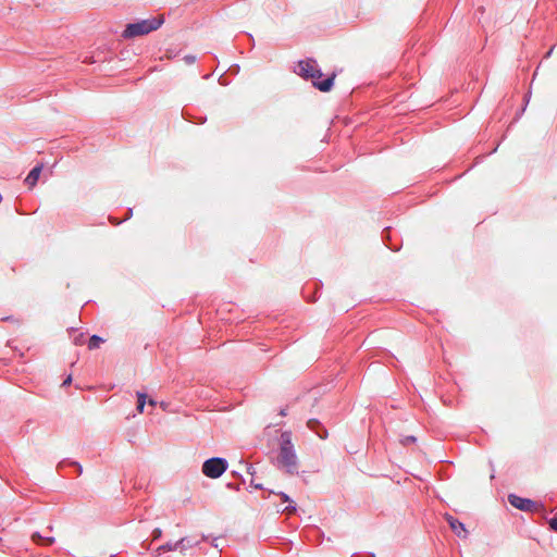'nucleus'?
Returning <instances> with one entry per match:
<instances>
[{"label": "nucleus", "mask_w": 557, "mask_h": 557, "mask_svg": "<svg viewBox=\"0 0 557 557\" xmlns=\"http://www.w3.org/2000/svg\"><path fill=\"white\" fill-rule=\"evenodd\" d=\"M296 73L305 79H310L313 86L323 92L331 90L336 76L335 73H333L326 79L319 81V78L322 76V72L318 67L317 61L314 59H306L299 61L297 64Z\"/></svg>", "instance_id": "obj_1"}, {"label": "nucleus", "mask_w": 557, "mask_h": 557, "mask_svg": "<svg viewBox=\"0 0 557 557\" xmlns=\"http://www.w3.org/2000/svg\"><path fill=\"white\" fill-rule=\"evenodd\" d=\"M164 23L163 15H158L151 18L141 20L136 23H129L126 25L122 33V37L125 39H132L138 36L147 35L153 30H157Z\"/></svg>", "instance_id": "obj_2"}, {"label": "nucleus", "mask_w": 557, "mask_h": 557, "mask_svg": "<svg viewBox=\"0 0 557 557\" xmlns=\"http://www.w3.org/2000/svg\"><path fill=\"white\" fill-rule=\"evenodd\" d=\"M278 462L289 473H294L297 470V457L294 451L289 433L282 434Z\"/></svg>", "instance_id": "obj_3"}, {"label": "nucleus", "mask_w": 557, "mask_h": 557, "mask_svg": "<svg viewBox=\"0 0 557 557\" xmlns=\"http://www.w3.org/2000/svg\"><path fill=\"white\" fill-rule=\"evenodd\" d=\"M227 463L222 458H210L202 465V473L211 479L220 478L226 470Z\"/></svg>", "instance_id": "obj_4"}, {"label": "nucleus", "mask_w": 557, "mask_h": 557, "mask_svg": "<svg viewBox=\"0 0 557 557\" xmlns=\"http://www.w3.org/2000/svg\"><path fill=\"white\" fill-rule=\"evenodd\" d=\"M508 502L515 508L523 510V511H534L537 509V505L535 502H533L529 498H522V497L513 495V494H510L508 496Z\"/></svg>", "instance_id": "obj_5"}, {"label": "nucleus", "mask_w": 557, "mask_h": 557, "mask_svg": "<svg viewBox=\"0 0 557 557\" xmlns=\"http://www.w3.org/2000/svg\"><path fill=\"white\" fill-rule=\"evenodd\" d=\"M445 520L449 524L453 532L460 539H467L468 537V530L466 529L465 524L454 518L449 513L444 515Z\"/></svg>", "instance_id": "obj_6"}, {"label": "nucleus", "mask_w": 557, "mask_h": 557, "mask_svg": "<svg viewBox=\"0 0 557 557\" xmlns=\"http://www.w3.org/2000/svg\"><path fill=\"white\" fill-rule=\"evenodd\" d=\"M41 170H42V165H36L27 175V177L25 178V183L30 187L33 188L38 180H39V176H40V173H41Z\"/></svg>", "instance_id": "obj_7"}, {"label": "nucleus", "mask_w": 557, "mask_h": 557, "mask_svg": "<svg viewBox=\"0 0 557 557\" xmlns=\"http://www.w3.org/2000/svg\"><path fill=\"white\" fill-rule=\"evenodd\" d=\"M184 542H185V539H181L180 541H177L176 543L172 544V543H166L164 545H161L157 548V553L158 555H160L161 553H165V552H173V550H176L177 548H185V545H184Z\"/></svg>", "instance_id": "obj_8"}, {"label": "nucleus", "mask_w": 557, "mask_h": 557, "mask_svg": "<svg viewBox=\"0 0 557 557\" xmlns=\"http://www.w3.org/2000/svg\"><path fill=\"white\" fill-rule=\"evenodd\" d=\"M147 395L145 393L137 392V410L138 412L144 411L146 405Z\"/></svg>", "instance_id": "obj_9"}, {"label": "nucleus", "mask_w": 557, "mask_h": 557, "mask_svg": "<svg viewBox=\"0 0 557 557\" xmlns=\"http://www.w3.org/2000/svg\"><path fill=\"white\" fill-rule=\"evenodd\" d=\"M103 343V339L99 337L98 335H92L88 343L89 349H96L100 346V344Z\"/></svg>", "instance_id": "obj_10"}, {"label": "nucleus", "mask_w": 557, "mask_h": 557, "mask_svg": "<svg viewBox=\"0 0 557 557\" xmlns=\"http://www.w3.org/2000/svg\"><path fill=\"white\" fill-rule=\"evenodd\" d=\"M308 428L317 433V431L320 430L321 425L320 422L315 419H310L308 421Z\"/></svg>", "instance_id": "obj_11"}, {"label": "nucleus", "mask_w": 557, "mask_h": 557, "mask_svg": "<svg viewBox=\"0 0 557 557\" xmlns=\"http://www.w3.org/2000/svg\"><path fill=\"white\" fill-rule=\"evenodd\" d=\"M32 540H33L35 543H37V544H44V542H45V537H44V536H41L38 532H36V533H34V534L32 535Z\"/></svg>", "instance_id": "obj_12"}, {"label": "nucleus", "mask_w": 557, "mask_h": 557, "mask_svg": "<svg viewBox=\"0 0 557 557\" xmlns=\"http://www.w3.org/2000/svg\"><path fill=\"white\" fill-rule=\"evenodd\" d=\"M317 435L321 438V440H325L327 437V431L325 429H323L322 426L320 428L319 431H317Z\"/></svg>", "instance_id": "obj_13"}, {"label": "nucleus", "mask_w": 557, "mask_h": 557, "mask_svg": "<svg viewBox=\"0 0 557 557\" xmlns=\"http://www.w3.org/2000/svg\"><path fill=\"white\" fill-rule=\"evenodd\" d=\"M416 442V437L414 436H406L404 440H401V443L404 445H409V444H412Z\"/></svg>", "instance_id": "obj_14"}, {"label": "nucleus", "mask_w": 557, "mask_h": 557, "mask_svg": "<svg viewBox=\"0 0 557 557\" xmlns=\"http://www.w3.org/2000/svg\"><path fill=\"white\" fill-rule=\"evenodd\" d=\"M161 535H162V530H161V529L157 528V529H154V530L152 531V539H153V540H158V539H160V537H161Z\"/></svg>", "instance_id": "obj_15"}, {"label": "nucleus", "mask_w": 557, "mask_h": 557, "mask_svg": "<svg viewBox=\"0 0 557 557\" xmlns=\"http://www.w3.org/2000/svg\"><path fill=\"white\" fill-rule=\"evenodd\" d=\"M549 525L554 531H557V517L550 519Z\"/></svg>", "instance_id": "obj_16"}, {"label": "nucleus", "mask_w": 557, "mask_h": 557, "mask_svg": "<svg viewBox=\"0 0 557 557\" xmlns=\"http://www.w3.org/2000/svg\"><path fill=\"white\" fill-rule=\"evenodd\" d=\"M53 543H54V537L48 536V537H45V542L42 545H52Z\"/></svg>", "instance_id": "obj_17"}, {"label": "nucleus", "mask_w": 557, "mask_h": 557, "mask_svg": "<svg viewBox=\"0 0 557 557\" xmlns=\"http://www.w3.org/2000/svg\"><path fill=\"white\" fill-rule=\"evenodd\" d=\"M284 511H287L288 513H294L296 511V507L295 506H287Z\"/></svg>", "instance_id": "obj_18"}, {"label": "nucleus", "mask_w": 557, "mask_h": 557, "mask_svg": "<svg viewBox=\"0 0 557 557\" xmlns=\"http://www.w3.org/2000/svg\"><path fill=\"white\" fill-rule=\"evenodd\" d=\"M280 495H281L283 502L292 503L290 498L286 494L280 493Z\"/></svg>", "instance_id": "obj_19"}, {"label": "nucleus", "mask_w": 557, "mask_h": 557, "mask_svg": "<svg viewBox=\"0 0 557 557\" xmlns=\"http://www.w3.org/2000/svg\"><path fill=\"white\" fill-rule=\"evenodd\" d=\"M71 381H72V377H71V376H67V379L63 382V385H69V384H71Z\"/></svg>", "instance_id": "obj_20"}, {"label": "nucleus", "mask_w": 557, "mask_h": 557, "mask_svg": "<svg viewBox=\"0 0 557 557\" xmlns=\"http://www.w3.org/2000/svg\"><path fill=\"white\" fill-rule=\"evenodd\" d=\"M148 404H149L150 406H152V407H153V406H156V404H157V403H156V400H153V399H149V400H148Z\"/></svg>", "instance_id": "obj_21"}, {"label": "nucleus", "mask_w": 557, "mask_h": 557, "mask_svg": "<svg viewBox=\"0 0 557 557\" xmlns=\"http://www.w3.org/2000/svg\"><path fill=\"white\" fill-rule=\"evenodd\" d=\"M193 61H194L193 57L188 58V62H193Z\"/></svg>", "instance_id": "obj_22"}, {"label": "nucleus", "mask_w": 557, "mask_h": 557, "mask_svg": "<svg viewBox=\"0 0 557 557\" xmlns=\"http://www.w3.org/2000/svg\"><path fill=\"white\" fill-rule=\"evenodd\" d=\"M257 488H261V485H259V483H256L255 485Z\"/></svg>", "instance_id": "obj_23"}]
</instances>
